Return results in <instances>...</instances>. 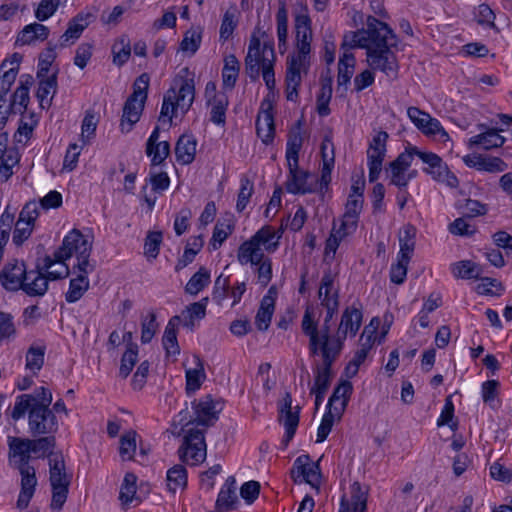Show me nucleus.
Returning a JSON list of instances; mask_svg holds the SVG:
<instances>
[{
	"label": "nucleus",
	"mask_w": 512,
	"mask_h": 512,
	"mask_svg": "<svg viewBox=\"0 0 512 512\" xmlns=\"http://www.w3.org/2000/svg\"><path fill=\"white\" fill-rule=\"evenodd\" d=\"M113 63L122 66L131 55L130 40L127 36H121L112 46Z\"/></svg>",
	"instance_id": "obj_49"
},
{
	"label": "nucleus",
	"mask_w": 512,
	"mask_h": 512,
	"mask_svg": "<svg viewBox=\"0 0 512 512\" xmlns=\"http://www.w3.org/2000/svg\"><path fill=\"white\" fill-rule=\"evenodd\" d=\"M359 216L344 213L342 218L337 222H333L330 236L326 240L325 256L336 253L340 243L348 236L353 235L358 227Z\"/></svg>",
	"instance_id": "obj_14"
},
{
	"label": "nucleus",
	"mask_w": 512,
	"mask_h": 512,
	"mask_svg": "<svg viewBox=\"0 0 512 512\" xmlns=\"http://www.w3.org/2000/svg\"><path fill=\"white\" fill-rule=\"evenodd\" d=\"M413 151L415 152V155L423 161V163L427 164L428 167L424 168V171L430 174L433 179L440 176L441 172L447 166L435 153L421 151L417 147H413Z\"/></svg>",
	"instance_id": "obj_40"
},
{
	"label": "nucleus",
	"mask_w": 512,
	"mask_h": 512,
	"mask_svg": "<svg viewBox=\"0 0 512 512\" xmlns=\"http://www.w3.org/2000/svg\"><path fill=\"white\" fill-rule=\"evenodd\" d=\"M28 428L33 436L55 434L59 429V424L50 407L32 408L29 411Z\"/></svg>",
	"instance_id": "obj_16"
},
{
	"label": "nucleus",
	"mask_w": 512,
	"mask_h": 512,
	"mask_svg": "<svg viewBox=\"0 0 512 512\" xmlns=\"http://www.w3.org/2000/svg\"><path fill=\"white\" fill-rule=\"evenodd\" d=\"M136 452V432L128 431L120 438L119 453L122 460H132Z\"/></svg>",
	"instance_id": "obj_59"
},
{
	"label": "nucleus",
	"mask_w": 512,
	"mask_h": 512,
	"mask_svg": "<svg viewBox=\"0 0 512 512\" xmlns=\"http://www.w3.org/2000/svg\"><path fill=\"white\" fill-rule=\"evenodd\" d=\"M48 465L49 482L52 489L50 507L52 510L60 511L67 500L72 475L66 470L65 460L61 452L51 455Z\"/></svg>",
	"instance_id": "obj_8"
},
{
	"label": "nucleus",
	"mask_w": 512,
	"mask_h": 512,
	"mask_svg": "<svg viewBox=\"0 0 512 512\" xmlns=\"http://www.w3.org/2000/svg\"><path fill=\"white\" fill-rule=\"evenodd\" d=\"M203 29L201 27L190 28L184 34L180 43V50L190 55H194L202 42Z\"/></svg>",
	"instance_id": "obj_46"
},
{
	"label": "nucleus",
	"mask_w": 512,
	"mask_h": 512,
	"mask_svg": "<svg viewBox=\"0 0 512 512\" xmlns=\"http://www.w3.org/2000/svg\"><path fill=\"white\" fill-rule=\"evenodd\" d=\"M276 21L279 48H281L282 45L285 46L288 35V11L284 2H280V6L276 14Z\"/></svg>",
	"instance_id": "obj_60"
},
{
	"label": "nucleus",
	"mask_w": 512,
	"mask_h": 512,
	"mask_svg": "<svg viewBox=\"0 0 512 512\" xmlns=\"http://www.w3.org/2000/svg\"><path fill=\"white\" fill-rule=\"evenodd\" d=\"M324 307L326 308L327 312H326V316L324 318V322L321 327H319L318 321L315 320L314 310L312 307L308 306L304 312L302 322H301V329H302V332L305 334V336L308 337L309 343H311V336H310L311 334H308L307 331L309 329L305 328L307 325V323L305 322L307 320V316L309 319L308 322H311L310 324L312 327H314L313 329L315 330V333L318 335L319 338L323 334H326L327 338H333V334H331V331H330L329 323L332 320L334 314L338 310L339 302H336L335 300H333V301L326 300L324 303Z\"/></svg>",
	"instance_id": "obj_19"
},
{
	"label": "nucleus",
	"mask_w": 512,
	"mask_h": 512,
	"mask_svg": "<svg viewBox=\"0 0 512 512\" xmlns=\"http://www.w3.org/2000/svg\"><path fill=\"white\" fill-rule=\"evenodd\" d=\"M8 446L9 459L11 461L14 460V465L16 468L31 466L29 464L32 454L30 439L20 437H9Z\"/></svg>",
	"instance_id": "obj_25"
},
{
	"label": "nucleus",
	"mask_w": 512,
	"mask_h": 512,
	"mask_svg": "<svg viewBox=\"0 0 512 512\" xmlns=\"http://www.w3.org/2000/svg\"><path fill=\"white\" fill-rule=\"evenodd\" d=\"M16 469L19 471L21 476V489L16 506L18 509L22 510L28 507L29 502L35 493L38 481L36 477V470L33 466H24Z\"/></svg>",
	"instance_id": "obj_23"
},
{
	"label": "nucleus",
	"mask_w": 512,
	"mask_h": 512,
	"mask_svg": "<svg viewBox=\"0 0 512 512\" xmlns=\"http://www.w3.org/2000/svg\"><path fill=\"white\" fill-rule=\"evenodd\" d=\"M138 347L135 344H129L127 350L121 358V365L119 374L121 377L126 378L131 373L133 367L137 362Z\"/></svg>",
	"instance_id": "obj_57"
},
{
	"label": "nucleus",
	"mask_w": 512,
	"mask_h": 512,
	"mask_svg": "<svg viewBox=\"0 0 512 512\" xmlns=\"http://www.w3.org/2000/svg\"><path fill=\"white\" fill-rule=\"evenodd\" d=\"M452 274L461 279H478L482 274L480 265L470 260H462L451 265Z\"/></svg>",
	"instance_id": "obj_42"
},
{
	"label": "nucleus",
	"mask_w": 512,
	"mask_h": 512,
	"mask_svg": "<svg viewBox=\"0 0 512 512\" xmlns=\"http://www.w3.org/2000/svg\"><path fill=\"white\" fill-rule=\"evenodd\" d=\"M195 88L192 81L184 80L178 90L170 88L163 97L159 121L172 123L178 111L185 114L193 104Z\"/></svg>",
	"instance_id": "obj_9"
},
{
	"label": "nucleus",
	"mask_w": 512,
	"mask_h": 512,
	"mask_svg": "<svg viewBox=\"0 0 512 512\" xmlns=\"http://www.w3.org/2000/svg\"><path fill=\"white\" fill-rule=\"evenodd\" d=\"M421 132L428 137H437L440 141L445 142L450 139L449 134L445 131L438 119L432 116L425 122Z\"/></svg>",
	"instance_id": "obj_63"
},
{
	"label": "nucleus",
	"mask_w": 512,
	"mask_h": 512,
	"mask_svg": "<svg viewBox=\"0 0 512 512\" xmlns=\"http://www.w3.org/2000/svg\"><path fill=\"white\" fill-rule=\"evenodd\" d=\"M318 297L321 300V305L324 307L326 300L339 302L338 291L334 290V277L331 272H327L321 279V284L318 291Z\"/></svg>",
	"instance_id": "obj_53"
},
{
	"label": "nucleus",
	"mask_w": 512,
	"mask_h": 512,
	"mask_svg": "<svg viewBox=\"0 0 512 512\" xmlns=\"http://www.w3.org/2000/svg\"><path fill=\"white\" fill-rule=\"evenodd\" d=\"M187 484V471L182 465H175L167 472V486L170 491L175 492Z\"/></svg>",
	"instance_id": "obj_52"
},
{
	"label": "nucleus",
	"mask_w": 512,
	"mask_h": 512,
	"mask_svg": "<svg viewBox=\"0 0 512 512\" xmlns=\"http://www.w3.org/2000/svg\"><path fill=\"white\" fill-rule=\"evenodd\" d=\"M208 298H203L199 302L190 304L180 315V321H183V326L193 330L195 326V320H201L206 315V306Z\"/></svg>",
	"instance_id": "obj_37"
},
{
	"label": "nucleus",
	"mask_w": 512,
	"mask_h": 512,
	"mask_svg": "<svg viewBox=\"0 0 512 512\" xmlns=\"http://www.w3.org/2000/svg\"><path fill=\"white\" fill-rule=\"evenodd\" d=\"M375 328L370 329L369 326L364 328V331L360 337L361 347L356 351L354 358L356 362L363 363L373 346L375 341Z\"/></svg>",
	"instance_id": "obj_54"
},
{
	"label": "nucleus",
	"mask_w": 512,
	"mask_h": 512,
	"mask_svg": "<svg viewBox=\"0 0 512 512\" xmlns=\"http://www.w3.org/2000/svg\"><path fill=\"white\" fill-rule=\"evenodd\" d=\"M350 494V498L342 496L338 512H366L368 488L356 481L350 486Z\"/></svg>",
	"instance_id": "obj_24"
},
{
	"label": "nucleus",
	"mask_w": 512,
	"mask_h": 512,
	"mask_svg": "<svg viewBox=\"0 0 512 512\" xmlns=\"http://www.w3.org/2000/svg\"><path fill=\"white\" fill-rule=\"evenodd\" d=\"M49 29L40 23H31L26 25L18 34L17 42L22 45H29L35 41H44L48 38Z\"/></svg>",
	"instance_id": "obj_35"
},
{
	"label": "nucleus",
	"mask_w": 512,
	"mask_h": 512,
	"mask_svg": "<svg viewBox=\"0 0 512 512\" xmlns=\"http://www.w3.org/2000/svg\"><path fill=\"white\" fill-rule=\"evenodd\" d=\"M39 213V204L37 202L30 201L24 205L15 223L12 237L15 245H22L31 236Z\"/></svg>",
	"instance_id": "obj_15"
},
{
	"label": "nucleus",
	"mask_w": 512,
	"mask_h": 512,
	"mask_svg": "<svg viewBox=\"0 0 512 512\" xmlns=\"http://www.w3.org/2000/svg\"><path fill=\"white\" fill-rule=\"evenodd\" d=\"M393 31L388 27V33L377 34L372 44L366 51L367 63L373 70H379L388 77L395 78L398 73V62L396 55L390 49L395 43Z\"/></svg>",
	"instance_id": "obj_5"
},
{
	"label": "nucleus",
	"mask_w": 512,
	"mask_h": 512,
	"mask_svg": "<svg viewBox=\"0 0 512 512\" xmlns=\"http://www.w3.org/2000/svg\"><path fill=\"white\" fill-rule=\"evenodd\" d=\"M91 250L92 243L79 230L73 229L64 237L62 245L53 256H46L43 259L41 269L46 272L49 280L66 278L69 275V268L65 261L76 256L78 270L89 273L93 270L89 264Z\"/></svg>",
	"instance_id": "obj_2"
},
{
	"label": "nucleus",
	"mask_w": 512,
	"mask_h": 512,
	"mask_svg": "<svg viewBox=\"0 0 512 512\" xmlns=\"http://www.w3.org/2000/svg\"><path fill=\"white\" fill-rule=\"evenodd\" d=\"M282 230L275 231L272 226L259 229L249 240L243 242L237 253V259L242 265L257 264L263 258L261 246L267 252H274L279 246Z\"/></svg>",
	"instance_id": "obj_6"
},
{
	"label": "nucleus",
	"mask_w": 512,
	"mask_h": 512,
	"mask_svg": "<svg viewBox=\"0 0 512 512\" xmlns=\"http://www.w3.org/2000/svg\"><path fill=\"white\" fill-rule=\"evenodd\" d=\"M359 216L344 213L342 218L337 222H333L330 236L326 240L325 256L336 253L340 243L348 236L353 235L358 227Z\"/></svg>",
	"instance_id": "obj_13"
},
{
	"label": "nucleus",
	"mask_w": 512,
	"mask_h": 512,
	"mask_svg": "<svg viewBox=\"0 0 512 512\" xmlns=\"http://www.w3.org/2000/svg\"><path fill=\"white\" fill-rule=\"evenodd\" d=\"M302 142V136L298 132L291 135L287 141L286 159L289 172L285 187L287 192L291 194H307L314 191L313 184L309 182L312 175L298 166Z\"/></svg>",
	"instance_id": "obj_4"
},
{
	"label": "nucleus",
	"mask_w": 512,
	"mask_h": 512,
	"mask_svg": "<svg viewBox=\"0 0 512 512\" xmlns=\"http://www.w3.org/2000/svg\"><path fill=\"white\" fill-rule=\"evenodd\" d=\"M291 476L295 482L304 480L313 488H318L321 477L319 463L312 462L307 454L300 455L293 463Z\"/></svg>",
	"instance_id": "obj_18"
},
{
	"label": "nucleus",
	"mask_w": 512,
	"mask_h": 512,
	"mask_svg": "<svg viewBox=\"0 0 512 512\" xmlns=\"http://www.w3.org/2000/svg\"><path fill=\"white\" fill-rule=\"evenodd\" d=\"M386 152L373 148L367 150L369 181L374 182L379 178Z\"/></svg>",
	"instance_id": "obj_51"
},
{
	"label": "nucleus",
	"mask_w": 512,
	"mask_h": 512,
	"mask_svg": "<svg viewBox=\"0 0 512 512\" xmlns=\"http://www.w3.org/2000/svg\"><path fill=\"white\" fill-rule=\"evenodd\" d=\"M92 15L87 14H78L74 17L68 25V28L64 32V34L60 37V46L66 47L69 44L74 43L82 34L84 29L89 25V19Z\"/></svg>",
	"instance_id": "obj_29"
},
{
	"label": "nucleus",
	"mask_w": 512,
	"mask_h": 512,
	"mask_svg": "<svg viewBox=\"0 0 512 512\" xmlns=\"http://www.w3.org/2000/svg\"><path fill=\"white\" fill-rule=\"evenodd\" d=\"M275 307L270 297H263L255 317V324L260 331H266L270 326Z\"/></svg>",
	"instance_id": "obj_47"
},
{
	"label": "nucleus",
	"mask_w": 512,
	"mask_h": 512,
	"mask_svg": "<svg viewBox=\"0 0 512 512\" xmlns=\"http://www.w3.org/2000/svg\"><path fill=\"white\" fill-rule=\"evenodd\" d=\"M332 83L331 77L321 80V87L317 96V112L322 117L328 116L331 113L329 103L332 98Z\"/></svg>",
	"instance_id": "obj_45"
},
{
	"label": "nucleus",
	"mask_w": 512,
	"mask_h": 512,
	"mask_svg": "<svg viewBox=\"0 0 512 512\" xmlns=\"http://www.w3.org/2000/svg\"><path fill=\"white\" fill-rule=\"evenodd\" d=\"M29 103V92L26 91V88H17L16 91L11 96V101L9 105L6 104V107L10 110L11 113H24L27 109Z\"/></svg>",
	"instance_id": "obj_58"
},
{
	"label": "nucleus",
	"mask_w": 512,
	"mask_h": 512,
	"mask_svg": "<svg viewBox=\"0 0 512 512\" xmlns=\"http://www.w3.org/2000/svg\"><path fill=\"white\" fill-rule=\"evenodd\" d=\"M205 378L203 365L199 358H197V368L189 369L186 371V390L187 392H195L201 387L202 381Z\"/></svg>",
	"instance_id": "obj_61"
},
{
	"label": "nucleus",
	"mask_w": 512,
	"mask_h": 512,
	"mask_svg": "<svg viewBox=\"0 0 512 512\" xmlns=\"http://www.w3.org/2000/svg\"><path fill=\"white\" fill-rule=\"evenodd\" d=\"M210 272L205 267L199 270L189 279L185 286V292L190 295H197L210 283Z\"/></svg>",
	"instance_id": "obj_48"
},
{
	"label": "nucleus",
	"mask_w": 512,
	"mask_h": 512,
	"mask_svg": "<svg viewBox=\"0 0 512 512\" xmlns=\"http://www.w3.org/2000/svg\"><path fill=\"white\" fill-rule=\"evenodd\" d=\"M45 435V437H40L38 439H30V444L33 454L38 455V457H47L49 462L50 456L56 455L57 453L54 452V448L56 447V439L54 434Z\"/></svg>",
	"instance_id": "obj_44"
},
{
	"label": "nucleus",
	"mask_w": 512,
	"mask_h": 512,
	"mask_svg": "<svg viewBox=\"0 0 512 512\" xmlns=\"http://www.w3.org/2000/svg\"><path fill=\"white\" fill-rule=\"evenodd\" d=\"M505 142V138L496 130L490 129L484 133L473 136L469 140L470 146H480L485 150L501 147Z\"/></svg>",
	"instance_id": "obj_39"
},
{
	"label": "nucleus",
	"mask_w": 512,
	"mask_h": 512,
	"mask_svg": "<svg viewBox=\"0 0 512 512\" xmlns=\"http://www.w3.org/2000/svg\"><path fill=\"white\" fill-rule=\"evenodd\" d=\"M264 54V66L261 68L262 76L268 90L273 91L276 85L274 74L275 53L268 49Z\"/></svg>",
	"instance_id": "obj_55"
},
{
	"label": "nucleus",
	"mask_w": 512,
	"mask_h": 512,
	"mask_svg": "<svg viewBox=\"0 0 512 512\" xmlns=\"http://www.w3.org/2000/svg\"><path fill=\"white\" fill-rule=\"evenodd\" d=\"M192 409L194 411V421L199 429H206L218 420L219 411L216 410V403L211 395H206L199 400L192 402Z\"/></svg>",
	"instance_id": "obj_20"
},
{
	"label": "nucleus",
	"mask_w": 512,
	"mask_h": 512,
	"mask_svg": "<svg viewBox=\"0 0 512 512\" xmlns=\"http://www.w3.org/2000/svg\"><path fill=\"white\" fill-rule=\"evenodd\" d=\"M308 350L311 356H321L322 358V363L315 367L314 385L311 389L327 391L332 379V365L341 352L317 342L316 338L308 343Z\"/></svg>",
	"instance_id": "obj_11"
},
{
	"label": "nucleus",
	"mask_w": 512,
	"mask_h": 512,
	"mask_svg": "<svg viewBox=\"0 0 512 512\" xmlns=\"http://www.w3.org/2000/svg\"><path fill=\"white\" fill-rule=\"evenodd\" d=\"M237 502L236 480L233 476H230L218 494L216 506L220 511L226 512L232 509Z\"/></svg>",
	"instance_id": "obj_32"
},
{
	"label": "nucleus",
	"mask_w": 512,
	"mask_h": 512,
	"mask_svg": "<svg viewBox=\"0 0 512 512\" xmlns=\"http://www.w3.org/2000/svg\"><path fill=\"white\" fill-rule=\"evenodd\" d=\"M268 49L275 53L273 42H264L263 45H261L258 37L255 35L251 37L245 58V70L250 79L256 80L259 78L261 68L264 66V53Z\"/></svg>",
	"instance_id": "obj_17"
},
{
	"label": "nucleus",
	"mask_w": 512,
	"mask_h": 512,
	"mask_svg": "<svg viewBox=\"0 0 512 512\" xmlns=\"http://www.w3.org/2000/svg\"><path fill=\"white\" fill-rule=\"evenodd\" d=\"M299 406L292 408V397L286 392L279 403V421L285 428L284 441L287 444L295 435L299 424Z\"/></svg>",
	"instance_id": "obj_21"
},
{
	"label": "nucleus",
	"mask_w": 512,
	"mask_h": 512,
	"mask_svg": "<svg viewBox=\"0 0 512 512\" xmlns=\"http://www.w3.org/2000/svg\"><path fill=\"white\" fill-rule=\"evenodd\" d=\"M197 142L192 135L183 134L179 137L175 146L176 160L188 165L194 161Z\"/></svg>",
	"instance_id": "obj_30"
},
{
	"label": "nucleus",
	"mask_w": 512,
	"mask_h": 512,
	"mask_svg": "<svg viewBox=\"0 0 512 512\" xmlns=\"http://www.w3.org/2000/svg\"><path fill=\"white\" fill-rule=\"evenodd\" d=\"M88 273L80 272V274L70 280L69 289L65 294L68 303L77 302L89 288Z\"/></svg>",
	"instance_id": "obj_43"
},
{
	"label": "nucleus",
	"mask_w": 512,
	"mask_h": 512,
	"mask_svg": "<svg viewBox=\"0 0 512 512\" xmlns=\"http://www.w3.org/2000/svg\"><path fill=\"white\" fill-rule=\"evenodd\" d=\"M253 190L254 186L252 181H250L248 177L243 176L240 180V190L236 204V209L238 212H242L246 208L253 194Z\"/></svg>",
	"instance_id": "obj_62"
},
{
	"label": "nucleus",
	"mask_w": 512,
	"mask_h": 512,
	"mask_svg": "<svg viewBox=\"0 0 512 512\" xmlns=\"http://www.w3.org/2000/svg\"><path fill=\"white\" fill-rule=\"evenodd\" d=\"M41 267L42 265L37 264L36 270L27 271L21 289L29 296H43L48 290L49 278Z\"/></svg>",
	"instance_id": "obj_26"
},
{
	"label": "nucleus",
	"mask_w": 512,
	"mask_h": 512,
	"mask_svg": "<svg viewBox=\"0 0 512 512\" xmlns=\"http://www.w3.org/2000/svg\"><path fill=\"white\" fill-rule=\"evenodd\" d=\"M416 228L411 224H406L399 232V257L405 260H411L416 244Z\"/></svg>",
	"instance_id": "obj_34"
},
{
	"label": "nucleus",
	"mask_w": 512,
	"mask_h": 512,
	"mask_svg": "<svg viewBox=\"0 0 512 512\" xmlns=\"http://www.w3.org/2000/svg\"><path fill=\"white\" fill-rule=\"evenodd\" d=\"M177 423L181 426L178 432L174 434L180 435L184 433L183 443L179 448V456L183 462L188 465H198L206 459L207 447L204 437V429H199L194 421V412L186 408L181 410L176 416ZM174 428H177L176 420Z\"/></svg>",
	"instance_id": "obj_3"
},
{
	"label": "nucleus",
	"mask_w": 512,
	"mask_h": 512,
	"mask_svg": "<svg viewBox=\"0 0 512 512\" xmlns=\"http://www.w3.org/2000/svg\"><path fill=\"white\" fill-rule=\"evenodd\" d=\"M27 276L25 264L17 260L8 262L0 270L1 285L8 291H18Z\"/></svg>",
	"instance_id": "obj_22"
},
{
	"label": "nucleus",
	"mask_w": 512,
	"mask_h": 512,
	"mask_svg": "<svg viewBox=\"0 0 512 512\" xmlns=\"http://www.w3.org/2000/svg\"><path fill=\"white\" fill-rule=\"evenodd\" d=\"M355 57L352 53L344 52L338 63L337 75V91L339 92L343 87V92L347 90V85L350 83L351 77L354 73Z\"/></svg>",
	"instance_id": "obj_33"
},
{
	"label": "nucleus",
	"mask_w": 512,
	"mask_h": 512,
	"mask_svg": "<svg viewBox=\"0 0 512 512\" xmlns=\"http://www.w3.org/2000/svg\"><path fill=\"white\" fill-rule=\"evenodd\" d=\"M388 33V25L373 16L366 21V28L345 33L341 47L343 49L364 48L366 51L375 40L376 35Z\"/></svg>",
	"instance_id": "obj_12"
},
{
	"label": "nucleus",
	"mask_w": 512,
	"mask_h": 512,
	"mask_svg": "<svg viewBox=\"0 0 512 512\" xmlns=\"http://www.w3.org/2000/svg\"><path fill=\"white\" fill-rule=\"evenodd\" d=\"M240 71V63L235 55L230 54L224 59V66L222 69L223 87L226 89H233L238 79Z\"/></svg>",
	"instance_id": "obj_41"
},
{
	"label": "nucleus",
	"mask_w": 512,
	"mask_h": 512,
	"mask_svg": "<svg viewBox=\"0 0 512 512\" xmlns=\"http://www.w3.org/2000/svg\"><path fill=\"white\" fill-rule=\"evenodd\" d=\"M261 112L258 114L256 120V131L258 137L261 138L264 144H269L274 139L275 126L274 118L271 112V104L269 102H263L261 105Z\"/></svg>",
	"instance_id": "obj_27"
},
{
	"label": "nucleus",
	"mask_w": 512,
	"mask_h": 512,
	"mask_svg": "<svg viewBox=\"0 0 512 512\" xmlns=\"http://www.w3.org/2000/svg\"><path fill=\"white\" fill-rule=\"evenodd\" d=\"M295 33L297 54L287 57L286 69V98L296 102L298 99V87L301 84V74H306L310 67V52L312 34V21L309 16L308 6L300 2L295 14Z\"/></svg>",
	"instance_id": "obj_1"
},
{
	"label": "nucleus",
	"mask_w": 512,
	"mask_h": 512,
	"mask_svg": "<svg viewBox=\"0 0 512 512\" xmlns=\"http://www.w3.org/2000/svg\"><path fill=\"white\" fill-rule=\"evenodd\" d=\"M211 106L210 120L216 125L226 123V110L229 104L228 97L224 93H215L212 99L208 100Z\"/></svg>",
	"instance_id": "obj_38"
},
{
	"label": "nucleus",
	"mask_w": 512,
	"mask_h": 512,
	"mask_svg": "<svg viewBox=\"0 0 512 512\" xmlns=\"http://www.w3.org/2000/svg\"><path fill=\"white\" fill-rule=\"evenodd\" d=\"M180 323V316H173L167 323L162 338L163 347L166 350V354L178 355L180 353V347L177 341V326Z\"/></svg>",
	"instance_id": "obj_36"
},
{
	"label": "nucleus",
	"mask_w": 512,
	"mask_h": 512,
	"mask_svg": "<svg viewBox=\"0 0 512 512\" xmlns=\"http://www.w3.org/2000/svg\"><path fill=\"white\" fill-rule=\"evenodd\" d=\"M32 397L29 394H21L16 397L15 404L11 410L10 416L14 421L24 417L26 412L33 408Z\"/></svg>",
	"instance_id": "obj_64"
},
{
	"label": "nucleus",
	"mask_w": 512,
	"mask_h": 512,
	"mask_svg": "<svg viewBox=\"0 0 512 512\" xmlns=\"http://www.w3.org/2000/svg\"><path fill=\"white\" fill-rule=\"evenodd\" d=\"M136 481L137 477L135 474H125L119 494V500L123 505H127L134 500L136 494Z\"/></svg>",
	"instance_id": "obj_56"
},
{
	"label": "nucleus",
	"mask_w": 512,
	"mask_h": 512,
	"mask_svg": "<svg viewBox=\"0 0 512 512\" xmlns=\"http://www.w3.org/2000/svg\"><path fill=\"white\" fill-rule=\"evenodd\" d=\"M45 350L44 346H30L26 353L25 367L34 375L41 370L44 364Z\"/></svg>",
	"instance_id": "obj_50"
},
{
	"label": "nucleus",
	"mask_w": 512,
	"mask_h": 512,
	"mask_svg": "<svg viewBox=\"0 0 512 512\" xmlns=\"http://www.w3.org/2000/svg\"><path fill=\"white\" fill-rule=\"evenodd\" d=\"M150 77L147 73L141 74L133 84V93L126 100L123 107V114L120 122V129L128 133L139 121L144 104L147 99Z\"/></svg>",
	"instance_id": "obj_10"
},
{
	"label": "nucleus",
	"mask_w": 512,
	"mask_h": 512,
	"mask_svg": "<svg viewBox=\"0 0 512 512\" xmlns=\"http://www.w3.org/2000/svg\"><path fill=\"white\" fill-rule=\"evenodd\" d=\"M308 320L307 318L305 321L307 323L305 328L309 329L307 333L311 334V340L316 338L317 342L341 352L347 335L355 336L357 334L362 323V312L355 307H347L342 314L340 324L337 331L333 334V338H327L326 334L319 338L315 330L312 329L311 322H308Z\"/></svg>",
	"instance_id": "obj_7"
},
{
	"label": "nucleus",
	"mask_w": 512,
	"mask_h": 512,
	"mask_svg": "<svg viewBox=\"0 0 512 512\" xmlns=\"http://www.w3.org/2000/svg\"><path fill=\"white\" fill-rule=\"evenodd\" d=\"M353 386L351 382L344 380L342 381L333 391L327 404V408L334 409L338 417L345 410L349 398L352 394Z\"/></svg>",
	"instance_id": "obj_28"
},
{
	"label": "nucleus",
	"mask_w": 512,
	"mask_h": 512,
	"mask_svg": "<svg viewBox=\"0 0 512 512\" xmlns=\"http://www.w3.org/2000/svg\"><path fill=\"white\" fill-rule=\"evenodd\" d=\"M57 72L50 76L39 78L36 96L42 108H49L57 91Z\"/></svg>",
	"instance_id": "obj_31"
}]
</instances>
